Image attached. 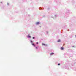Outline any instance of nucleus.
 <instances>
[{
	"label": "nucleus",
	"mask_w": 76,
	"mask_h": 76,
	"mask_svg": "<svg viewBox=\"0 0 76 76\" xmlns=\"http://www.w3.org/2000/svg\"><path fill=\"white\" fill-rule=\"evenodd\" d=\"M58 42H60V40H58Z\"/></svg>",
	"instance_id": "obj_7"
},
{
	"label": "nucleus",
	"mask_w": 76,
	"mask_h": 76,
	"mask_svg": "<svg viewBox=\"0 0 76 76\" xmlns=\"http://www.w3.org/2000/svg\"><path fill=\"white\" fill-rule=\"evenodd\" d=\"M36 25H39V22H37L36 23Z\"/></svg>",
	"instance_id": "obj_1"
},
{
	"label": "nucleus",
	"mask_w": 76,
	"mask_h": 76,
	"mask_svg": "<svg viewBox=\"0 0 76 76\" xmlns=\"http://www.w3.org/2000/svg\"><path fill=\"white\" fill-rule=\"evenodd\" d=\"M27 37L29 38H31V37L29 35H28V36Z\"/></svg>",
	"instance_id": "obj_2"
},
{
	"label": "nucleus",
	"mask_w": 76,
	"mask_h": 76,
	"mask_svg": "<svg viewBox=\"0 0 76 76\" xmlns=\"http://www.w3.org/2000/svg\"><path fill=\"white\" fill-rule=\"evenodd\" d=\"M75 37H76V35H75Z\"/></svg>",
	"instance_id": "obj_13"
},
{
	"label": "nucleus",
	"mask_w": 76,
	"mask_h": 76,
	"mask_svg": "<svg viewBox=\"0 0 76 76\" xmlns=\"http://www.w3.org/2000/svg\"><path fill=\"white\" fill-rule=\"evenodd\" d=\"M32 45L33 46H34V47L35 46V44H32Z\"/></svg>",
	"instance_id": "obj_5"
},
{
	"label": "nucleus",
	"mask_w": 76,
	"mask_h": 76,
	"mask_svg": "<svg viewBox=\"0 0 76 76\" xmlns=\"http://www.w3.org/2000/svg\"><path fill=\"white\" fill-rule=\"evenodd\" d=\"M72 47H74V46H72Z\"/></svg>",
	"instance_id": "obj_12"
},
{
	"label": "nucleus",
	"mask_w": 76,
	"mask_h": 76,
	"mask_svg": "<svg viewBox=\"0 0 76 76\" xmlns=\"http://www.w3.org/2000/svg\"><path fill=\"white\" fill-rule=\"evenodd\" d=\"M36 49H37H37H38V47H36Z\"/></svg>",
	"instance_id": "obj_8"
},
{
	"label": "nucleus",
	"mask_w": 76,
	"mask_h": 76,
	"mask_svg": "<svg viewBox=\"0 0 76 76\" xmlns=\"http://www.w3.org/2000/svg\"><path fill=\"white\" fill-rule=\"evenodd\" d=\"M43 45H44L45 46H47V45L45 44H43Z\"/></svg>",
	"instance_id": "obj_3"
},
{
	"label": "nucleus",
	"mask_w": 76,
	"mask_h": 76,
	"mask_svg": "<svg viewBox=\"0 0 76 76\" xmlns=\"http://www.w3.org/2000/svg\"><path fill=\"white\" fill-rule=\"evenodd\" d=\"M52 54H54V53H50V55H52Z\"/></svg>",
	"instance_id": "obj_4"
},
{
	"label": "nucleus",
	"mask_w": 76,
	"mask_h": 76,
	"mask_svg": "<svg viewBox=\"0 0 76 76\" xmlns=\"http://www.w3.org/2000/svg\"><path fill=\"white\" fill-rule=\"evenodd\" d=\"M33 39H35V37H33Z\"/></svg>",
	"instance_id": "obj_10"
},
{
	"label": "nucleus",
	"mask_w": 76,
	"mask_h": 76,
	"mask_svg": "<svg viewBox=\"0 0 76 76\" xmlns=\"http://www.w3.org/2000/svg\"><path fill=\"white\" fill-rule=\"evenodd\" d=\"M58 66H60V64H58Z\"/></svg>",
	"instance_id": "obj_9"
},
{
	"label": "nucleus",
	"mask_w": 76,
	"mask_h": 76,
	"mask_svg": "<svg viewBox=\"0 0 76 76\" xmlns=\"http://www.w3.org/2000/svg\"><path fill=\"white\" fill-rule=\"evenodd\" d=\"M36 44H38V42H37Z\"/></svg>",
	"instance_id": "obj_11"
},
{
	"label": "nucleus",
	"mask_w": 76,
	"mask_h": 76,
	"mask_svg": "<svg viewBox=\"0 0 76 76\" xmlns=\"http://www.w3.org/2000/svg\"><path fill=\"white\" fill-rule=\"evenodd\" d=\"M61 50H63L64 48H63V47H61Z\"/></svg>",
	"instance_id": "obj_6"
}]
</instances>
